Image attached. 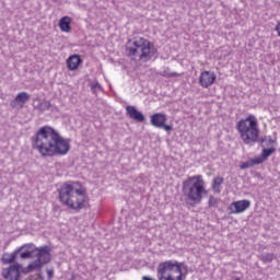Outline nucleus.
<instances>
[{"mask_svg": "<svg viewBox=\"0 0 280 280\" xmlns=\"http://www.w3.org/2000/svg\"><path fill=\"white\" fill-rule=\"evenodd\" d=\"M33 148L42 156H66L71 150V140L60 136L52 127L44 126L36 132Z\"/></svg>", "mask_w": 280, "mask_h": 280, "instance_id": "1", "label": "nucleus"}, {"mask_svg": "<svg viewBox=\"0 0 280 280\" xmlns=\"http://www.w3.org/2000/svg\"><path fill=\"white\" fill-rule=\"evenodd\" d=\"M59 200L68 209L80 211L86 208L89 200L86 199V190L79 182H69L59 188Z\"/></svg>", "mask_w": 280, "mask_h": 280, "instance_id": "2", "label": "nucleus"}, {"mask_svg": "<svg viewBox=\"0 0 280 280\" xmlns=\"http://www.w3.org/2000/svg\"><path fill=\"white\" fill-rule=\"evenodd\" d=\"M126 54L135 62H150L156 56V48L150 40L143 37H136L129 40Z\"/></svg>", "mask_w": 280, "mask_h": 280, "instance_id": "3", "label": "nucleus"}, {"mask_svg": "<svg viewBox=\"0 0 280 280\" xmlns=\"http://www.w3.org/2000/svg\"><path fill=\"white\" fill-rule=\"evenodd\" d=\"M183 194L188 207L200 205L203 196H207V188H205V179H202V175H195L185 180L183 183Z\"/></svg>", "mask_w": 280, "mask_h": 280, "instance_id": "4", "label": "nucleus"}, {"mask_svg": "<svg viewBox=\"0 0 280 280\" xmlns=\"http://www.w3.org/2000/svg\"><path fill=\"white\" fill-rule=\"evenodd\" d=\"M236 130L245 145H253L259 141V120H257V116L253 114L238 120Z\"/></svg>", "mask_w": 280, "mask_h": 280, "instance_id": "5", "label": "nucleus"}, {"mask_svg": "<svg viewBox=\"0 0 280 280\" xmlns=\"http://www.w3.org/2000/svg\"><path fill=\"white\" fill-rule=\"evenodd\" d=\"M37 259L31 262L26 268L22 269L24 275L32 272V270H40L45 264L51 261V254L49 246L37 247Z\"/></svg>", "mask_w": 280, "mask_h": 280, "instance_id": "6", "label": "nucleus"}, {"mask_svg": "<svg viewBox=\"0 0 280 280\" xmlns=\"http://www.w3.org/2000/svg\"><path fill=\"white\" fill-rule=\"evenodd\" d=\"M167 121V115L156 113L151 116V125L154 126V128H162L166 132H170L172 130V125H166Z\"/></svg>", "mask_w": 280, "mask_h": 280, "instance_id": "7", "label": "nucleus"}, {"mask_svg": "<svg viewBox=\"0 0 280 280\" xmlns=\"http://www.w3.org/2000/svg\"><path fill=\"white\" fill-rule=\"evenodd\" d=\"M22 268L23 266L19 262L11 265L9 268L2 270V277L7 280H19Z\"/></svg>", "mask_w": 280, "mask_h": 280, "instance_id": "8", "label": "nucleus"}, {"mask_svg": "<svg viewBox=\"0 0 280 280\" xmlns=\"http://www.w3.org/2000/svg\"><path fill=\"white\" fill-rule=\"evenodd\" d=\"M217 79L218 77L215 75V72L206 70L200 73L199 84L202 89H209V86H213Z\"/></svg>", "mask_w": 280, "mask_h": 280, "instance_id": "9", "label": "nucleus"}, {"mask_svg": "<svg viewBox=\"0 0 280 280\" xmlns=\"http://www.w3.org/2000/svg\"><path fill=\"white\" fill-rule=\"evenodd\" d=\"M247 209H250V200L248 199L234 201L228 208L230 213L234 214L244 213V211H246Z\"/></svg>", "mask_w": 280, "mask_h": 280, "instance_id": "10", "label": "nucleus"}, {"mask_svg": "<svg viewBox=\"0 0 280 280\" xmlns=\"http://www.w3.org/2000/svg\"><path fill=\"white\" fill-rule=\"evenodd\" d=\"M127 115L130 117V119H133L135 121H138L139 124H143L145 121V116L143 113L137 110V107L128 105L126 107Z\"/></svg>", "mask_w": 280, "mask_h": 280, "instance_id": "11", "label": "nucleus"}, {"mask_svg": "<svg viewBox=\"0 0 280 280\" xmlns=\"http://www.w3.org/2000/svg\"><path fill=\"white\" fill-rule=\"evenodd\" d=\"M82 63V59L79 55H72L67 59V67L69 71H75Z\"/></svg>", "mask_w": 280, "mask_h": 280, "instance_id": "12", "label": "nucleus"}, {"mask_svg": "<svg viewBox=\"0 0 280 280\" xmlns=\"http://www.w3.org/2000/svg\"><path fill=\"white\" fill-rule=\"evenodd\" d=\"M59 27L61 32H66L69 34L71 32V18L70 16H63L59 20Z\"/></svg>", "mask_w": 280, "mask_h": 280, "instance_id": "13", "label": "nucleus"}, {"mask_svg": "<svg viewBox=\"0 0 280 280\" xmlns=\"http://www.w3.org/2000/svg\"><path fill=\"white\" fill-rule=\"evenodd\" d=\"M18 256H19L18 249L11 254H4L2 256V264H14V261H16Z\"/></svg>", "mask_w": 280, "mask_h": 280, "instance_id": "14", "label": "nucleus"}, {"mask_svg": "<svg viewBox=\"0 0 280 280\" xmlns=\"http://www.w3.org/2000/svg\"><path fill=\"white\" fill-rule=\"evenodd\" d=\"M38 247H36V245H34V243H28V244H24L22 245L18 250L19 253H21V250H25L26 253H31V255H34V253H36Z\"/></svg>", "mask_w": 280, "mask_h": 280, "instance_id": "15", "label": "nucleus"}, {"mask_svg": "<svg viewBox=\"0 0 280 280\" xmlns=\"http://www.w3.org/2000/svg\"><path fill=\"white\" fill-rule=\"evenodd\" d=\"M28 100L30 95L27 94V92H21L15 96L14 102H18V104H25V102H27Z\"/></svg>", "mask_w": 280, "mask_h": 280, "instance_id": "16", "label": "nucleus"}, {"mask_svg": "<svg viewBox=\"0 0 280 280\" xmlns=\"http://www.w3.org/2000/svg\"><path fill=\"white\" fill-rule=\"evenodd\" d=\"M224 183V178L222 177H215L213 179V184H212V189L215 194H220V185H222Z\"/></svg>", "mask_w": 280, "mask_h": 280, "instance_id": "17", "label": "nucleus"}, {"mask_svg": "<svg viewBox=\"0 0 280 280\" xmlns=\"http://www.w3.org/2000/svg\"><path fill=\"white\" fill-rule=\"evenodd\" d=\"M161 75L164 78H178V72H172L170 68H165L162 72Z\"/></svg>", "mask_w": 280, "mask_h": 280, "instance_id": "18", "label": "nucleus"}, {"mask_svg": "<svg viewBox=\"0 0 280 280\" xmlns=\"http://www.w3.org/2000/svg\"><path fill=\"white\" fill-rule=\"evenodd\" d=\"M259 259L264 261V264H270L275 259V254H262L259 256Z\"/></svg>", "mask_w": 280, "mask_h": 280, "instance_id": "19", "label": "nucleus"}, {"mask_svg": "<svg viewBox=\"0 0 280 280\" xmlns=\"http://www.w3.org/2000/svg\"><path fill=\"white\" fill-rule=\"evenodd\" d=\"M218 198L210 196L208 201V207L211 209L213 207H218Z\"/></svg>", "mask_w": 280, "mask_h": 280, "instance_id": "20", "label": "nucleus"}, {"mask_svg": "<svg viewBox=\"0 0 280 280\" xmlns=\"http://www.w3.org/2000/svg\"><path fill=\"white\" fill-rule=\"evenodd\" d=\"M275 152V148H270V149H264L261 156L262 159H268V156H270V154H272Z\"/></svg>", "mask_w": 280, "mask_h": 280, "instance_id": "21", "label": "nucleus"}, {"mask_svg": "<svg viewBox=\"0 0 280 280\" xmlns=\"http://www.w3.org/2000/svg\"><path fill=\"white\" fill-rule=\"evenodd\" d=\"M50 103L49 101H44L39 104V110H49Z\"/></svg>", "mask_w": 280, "mask_h": 280, "instance_id": "22", "label": "nucleus"}, {"mask_svg": "<svg viewBox=\"0 0 280 280\" xmlns=\"http://www.w3.org/2000/svg\"><path fill=\"white\" fill-rule=\"evenodd\" d=\"M31 257H32L31 252L21 250V253H20V258L21 259H30Z\"/></svg>", "mask_w": 280, "mask_h": 280, "instance_id": "23", "label": "nucleus"}, {"mask_svg": "<svg viewBox=\"0 0 280 280\" xmlns=\"http://www.w3.org/2000/svg\"><path fill=\"white\" fill-rule=\"evenodd\" d=\"M264 161H266V159H264V156L256 158L253 160V165H261V163H264Z\"/></svg>", "mask_w": 280, "mask_h": 280, "instance_id": "24", "label": "nucleus"}, {"mask_svg": "<svg viewBox=\"0 0 280 280\" xmlns=\"http://www.w3.org/2000/svg\"><path fill=\"white\" fill-rule=\"evenodd\" d=\"M93 91H100L102 90V85L97 82L93 83L92 86Z\"/></svg>", "mask_w": 280, "mask_h": 280, "instance_id": "25", "label": "nucleus"}, {"mask_svg": "<svg viewBox=\"0 0 280 280\" xmlns=\"http://www.w3.org/2000/svg\"><path fill=\"white\" fill-rule=\"evenodd\" d=\"M248 167H250V162H245L241 165L242 170H248Z\"/></svg>", "mask_w": 280, "mask_h": 280, "instance_id": "26", "label": "nucleus"}, {"mask_svg": "<svg viewBox=\"0 0 280 280\" xmlns=\"http://www.w3.org/2000/svg\"><path fill=\"white\" fill-rule=\"evenodd\" d=\"M48 279H51L54 277V269L47 270Z\"/></svg>", "mask_w": 280, "mask_h": 280, "instance_id": "27", "label": "nucleus"}, {"mask_svg": "<svg viewBox=\"0 0 280 280\" xmlns=\"http://www.w3.org/2000/svg\"><path fill=\"white\" fill-rule=\"evenodd\" d=\"M276 32L278 33V36L280 37V22L276 25Z\"/></svg>", "mask_w": 280, "mask_h": 280, "instance_id": "28", "label": "nucleus"}, {"mask_svg": "<svg viewBox=\"0 0 280 280\" xmlns=\"http://www.w3.org/2000/svg\"><path fill=\"white\" fill-rule=\"evenodd\" d=\"M269 143H275V140L272 138H269Z\"/></svg>", "mask_w": 280, "mask_h": 280, "instance_id": "29", "label": "nucleus"}, {"mask_svg": "<svg viewBox=\"0 0 280 280\" xmlns=\"http://www.w3.org/2000/svg\"><path fill=\"white\" fill-rule=\"evenodd\" d=\"M234 280H241L240 278H235Z\"/></svg>", "mask_w": 280, "mask_h": 280, "instance_id": "30", "label": "nucleus"}]
</instances>
